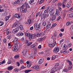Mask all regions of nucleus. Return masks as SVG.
Segmentation results:
<instances>
[{
	"label": "nucleus",
	"instance_id": "obj_8",
	"mask_svg": "<svg viewBox=\"0 0 73 73\" xmlns=\"http://www.w3.org/2000/svg\"><path fill=\"white\" fill-rule=\"evenodd\" d=\"M19 29L18 28H17L15 29H13L12 32L13 33H16L17 32L19 31Z\"/></svg>",
	"mask_w": 73,
	"mask_h": 73
},
{
	"label": "nucleus",
	"instance_id": "obj_38",
	"mask_svg": "<svg viewBox=\"0 0 73 73\" xmlns=\"http://www.w3.org/2000/svg\"><path fill=\"white\" fill-rule=\"evenodd\" d=\"M19 57H20V56L18 55H16L14 56L15 58H19Z\"/></svg>",
	"mask_w": 73,
	"mask_h": 73
},
{
	"label": "nucleus",
	"instance_id": "obj_13",
	"mask_svg": "<svg viewBox=\"0 0 73 73\" xmlns=\"http://www.w3.org/2000/svg\"><path fill=\"white\" fill-rule=\"evenodd\" d=\"M34 69H36V70H40V68H39V66L38 65H35L33 67Z\"/></svg>",
	"mask_w": 73,
	"mask_h": 73
},
{
	"label": "nucleus",
	"instance_id": "obj_50",
	"mask_svg": "<svg viewBox=\"0 0 73 73\" xmlns=\"http://www.w3.org/2000/svg\"><path fill=\"white\" fill-rule=\"evenodd\" d=\"M24 68H26V67H24V66H21L20 68L21 69H24Z\"/></svg>",
	"mask_w": 73,
	"mask_h": 73
},
{
	"label": "nucleus",
	"instance_id": "obj_12",
	"mask_svg": "<svg viewBox=\"0 0 73 73\" xmlns=\"http://www.w3.org/2000/svg\"><path fill=\"white\" fill-rule=\"evenodd\" d=\"M19 3H20V0H17L15 1L13 4L14 5H16L18 4Z\"/></svg>",
	"mask_w": 73,
	"mask_h": 73
},
{
	"label": "nucleus",
	"instance_id": "obj_64",
	"mask_svg": "<svg viewBox=\"0 0 73 73\" xmlns=\"http://www.w3.org/2000/svg\"><path fill=\"white\" fill-rule=\"evenodd\" d=\"M23 62H24L22 60H21L20 61V64H23Z\"/></svg>",
	"mask_w": 73,
	"mask_h": 73
},
{
	"label": "nucleus",
	"instance_id": "obj_58",
	"mask_svg": "<svg viewBox=\"0 0 73 73\" xmlns=\"http://www.w3.org/2000/svg\"><path fill=\"white\" fill-rule=\"evenodd\" d=\"M36 36L38 37H40V33H38L36 35Z\"/></svg>",
	"mask_w": 73,
	"mask_h": 73
},
{
	"label": "nucleus",
	"instance_id": "obj_62",
	"mask_svg": "<svg viewBox=\"0 0 73 73\" xmlns=\"http://www.w3.org/2000/svg\"><path fill=\"white\" fill-rule=\"evenodd\" d=\"M45 8V6H44L41 7V9L42 10V9H44Z\"/></svg>",
	"mask_w": 73,
	"mask_h": 73
},
{
	"label": "nucleus",
	"instance_id": "obj_41",
	"mask_svg": "<svg viewBox=\"0 0 73 73\" xmlns=\"http://www.w3.org/2000/svg\"><path fill=\"white\" fill-rule=\"evenodd\" d=\"M49 12V11H48V10L47 9V10H45L44 11V13H48V12Z\"/></svg>",
	"mask_w": 73,
	"mask_h": 73
},
{
	"label": "nucleus",
	"instance_id": "obj_1",
	"mask_svg": "<svg viewBox=\"0 0 73 73\" xmlns=\"http://www.w3.org/2000/svg\"><path fill=\"white\" fill-rule=\"evenodd\" d=\"M56 45V41L55 40H53V43L51 44H49L48 46L51 48H54Z\"/></svg>",
	"mask_w": 73,
	"mask_h": 73
},
{
	"label": "nucleus",
	"instance_id": "obj_51",
	"mask_svg": "<svg viewBox=\"0 0 73 73\" xmlns=\"http://www.w3.org/2000/svg\"><path fill=\"white\" fill-rule=\"evenodd\" d=\"M62 8H65V4H64V3H62Z\"/></svg>",
	"mask_w": 73,
	"mask_h": 73
},
{
	"label": "nucleus",
	"instance_id": "obj_46",
	"mask_svg": "<svg viewBox=\"0 0 73 73\" xmlns=\"http://www.w3.org/2000/svg\"><path fill=\"white\" fill-rule=\"evenodd\" d=\"M46 22L44 21L42 25L43 26H45V25H46Z\"/></svg>",
	"mask_w": 73,
	"mask_h": 73
},
{
	"label": "nucleus",
	"instance_id": "obj_33",
	"mask_svg": "<svg viewBox=\"0 0 73 73\" xmlns=\"http://www.w3.org/2000/svg\"><path fill=\"white\" fill-rule=\"evenodd\" d=\"M57 24L56 23L53 24L51 27V28H53V27H56V25Z\"/></svg>",
	"mask_w": 73,
	"mask_h": 73
},
{
	"label": "nucleus",
	"instance_id": "obj_24",
	"mask_svg": "<svg viewBox=\"0 0 73 73\" xmlns=\"http://www.w3.org/2000/svg\"><path fill=\"white\" fill-rule=\"evenodd\" d=\"M18 22H16L13 25V27H18Z\"/></svg>",
	"mask_w": 73,
	"mask_h": 73
},
{
	"label": "nucleus",
	"instance_id": "obj_10",
	"mask_svg": "<svg viewBox=\"0 0 73 73\" xmlns=\"http://www.w3.org/2000/svg\"><path fill=\"white\" fill-rule=\"evenodd\" d=\"M56 9L54 7H52L50 8L49 9L50 12H55Z\"/></svg>",
	"mask_w": 73,
	"mask_h": 73
},
{
	"label": "nucleus",
	"instance_id": "obj_47",
	"mask_svg": "<svg viewBox=\"0 0 73 73\" xmlns=\"http://www.w3.org/2000/svg\"><path fill=\"white\" fill-rule=\"evenodd\" d=\"M59 65V64L58 63H56V64H55V65H54V67L56 68V67H57Z\"/></svg>",
	"mask_w": 73,
	"mask_h": 73
},
{
	"label": "nucleus",
	"instance_id": "obj_44",
	"mask_svg": "<svg viewBox=\"0 0 73 73\" xmlns=\"http://www.w3.org/2000/svg\"><path fill=\"white\" fill-rule=\"evenodd\" d=\"M72 69V66H69V67L68 68V70H71Z\"/></svg>",
	"mask_w": 73,
	"mask_h": 73
},
{
	"label": "nucleus",
	"instance_id": "obj_56",
	"mask_svg": "<svg viewBox=\"0 0 73 73\" xmlns=\"http://www.w3.org/2000/svg\"><path fill=\"white\" fill-rule=\"evenodd\" d=\"M35 47V46L34 44H33L31 46V48H34Z\"/></svg>",
	"mask_w": 73,
	"mask_h": 73
},
{
	"label": "nucleus",
	"instance_id": "obj_48",
	"mask_svg": "<svg viewBox=\"0 0 73 73\" xmlns=\"http://www.w3.org/2000/svg\"><path fill=\"white\" fill-rule=\"evenodd\" d=\"M8 47L9 48H11V43H8Z\"/></svg>",
	"mask_w": 73,
	"mask_h": 73
},
{
	"label": "nucleus",
	"instance_id": "obj_5",
	"mask_svg": "<svg viewBox=\"0 0 73 73\" xmlns=\"http://www.w3.org/2000/svg\"><path fill=\"white\" fill-rule=\"evenodd\" d=\"M13 42L15 45H17V43H18V38L16 37H14L13 38Z\"/></svg>",
	"mask_w": 73,
	"mask_h": 73
},
{
	"label": "nucleus",
	"instance_id": "obj_35",
	"mask_svg": "<svg viewBox=\"0 0 73 73\" xmlns=\"http://www.w3.org/2000/svg\"><path fill=\"white\" fill-rule=\"evenodd\" d=\"M14 71L15 72H16L17 73L19 71V69L17 68H16L14 69Z\"/></svg>",
	"mask_w": 73,
	"mask_h": 73
},
{
	"label": "nucleus",
	"instance_id": "obj_7",
	"mask_svg": "<svg viewBox=\"0 0 73 73\" xmlns=\"http://www.w3.org/2000/svg\"><path fill=\"white\" fill-rule=\"evenodd\" d=\"M52 24V23L50 22H48V24L46 27V29H49L51 27V25Z\"/></svg>",
	"mask_w": 73,
	"mask_h": 73
},
{
	"label": "nucleus",
	"instance_id": "obj_55",
	"mask_svg": "<svg viewBox=\"0 0 73 73\" xmlns=\"http://www.w3.org/2000/svg\"><path fill=\"white\" fill-rule=\"evenodd\" d=\"M32 44V42H30L27 44V46H30V45H31V44Z\"/></svg>",
	"mask_w": 73,
	"mask_h": 73
},
{
	"label": "nucleus",
	"instance_id": "obj_59",
	"mask_svg": "<svg viewBox=\"0 0 73 73\" xmlns=\"http://www.w3.org/2000/svg\"><path fill=\"white\" fill-rule=\"evenodd\" d=\"M63 71L64 72H68V70H66V69L65 68L63 70Z\"/></svg>",
	"mask_w": 73,
	"mask_h": 73
},
{
	"label": "nucleus",
	"instance_id": "obj_11",
	"mask_svg": "<svg viewBox=\"0 0 73 73\" xmlns=\"http://www.w3.org/2000/svg\"><path fill=\"white\" fill-rule=\"evenodd\" d=\"M24 6L25 7H25L26 8V9H27L28 8H30V6L28 5V3H27L25 2L24 3Z\"/></svg>",
	"mask_w": 73,
	"mask_h": 73
},
{
	"label": "nucleus",
	"instance_id": "obj_49",
	"mask_svg": "<svg viewBox=\"0 0 73 73\" xmlns=\"http://www.w3.org/2000/svg\"><path fill=\"white\" fill-rule=\"evenodd\" d=\"M43 17L44 19H45V18H46V14H43Z\"/></svg>",
	"mask_w": 73,
	"mask_h": 73
},
{
	"label": "nucleus",
	"instance_id": "obj_4",
	"mask_svg": "<svg viewBox=\"0 0 73 73\" xmlns=\"http://www.w3.org/2000/svg\"><path fill=\"white\" fill-rule=\"evenodd\" d=\"M18 45L15 44L13 48V50L14 52H17L18 50Z\"/></svg>",
	"mask_w": 73,
	"mask_h": 73
},
{
	"label": "nucleus",
	"instance_id": "obj_14",
	"mask_svg": "<svg viewBox=\"0 0 73 73\" xmlns=\"http://www.w3.org/2000/svg\"><path fill=\"white\" fill-rule=\"evenodd\" d=\"M28 51L27 49H25L23 51L22 53H23V55L24 56V55H25V54H26L27 53H28Z\"/></svg>",
	"mask_w": 73,
	"mask_h": 73
},
{
	"label": "nucleus",
	"instance_id": "obj_34",
	"mask_svg": "<svg viewBox=\"0 0 73 73\" xmlns=\"http://www.w3.org/2000/svg\"><path fill=\"white\" fill-rule=\"evenodd\" d=\"M66 25H67V26L70 25H71V23H70L69 22H67L66 23Z\"/></svg>",
	"mask_w": 73,
	"mask_h": 73
},
{
	"label": "nucleus",
	"instance_id": "obj_21",
	"mask_svg": "<svg viewBox=\"0 0 73 73\" xmlns=\"http://www.w3.org/2000/svg\"><path fill=\"white\" fill-rule=\"evenodd\" d=\"M50 17H52L54 16V12H50L49 13Z\"/></svg>",
	"mask_w": 73,
	"mask_h": 73
},
{
	"label": "nucleus",
	"instance_id": "obj_63",
	"mask_svg": "<svg viewBox=\"0 0 73 73\" xmlns=\"http://www.w3.org/2000/svg\"><path fill=\"white\" fill-rule=\"evenodd\" d=\"M64 39H61V40L60 41V44L62 42H63L64 41Z\"/></svg>",
	"mask_w": 73,
	"mask_h": 73
},
{
	"label": "nucleus",
	"instance_id": "obj_2",
	"mask_svg": "<svg viewBox=\"0 0 73 73\" xmlns=\"http://www.w3.org/2000/svg\"><path fill=\"white\" fill-rule=\"evenodd\" d=\"M41 26V23H39L38 25H37V24L35 23L34 26V28H35L36 30H38V29H40Z\"/></svg>",
	"mask_w": 73,
	"mask_h": 73
},
{
	"label": "nucleus",
	"instance_id": "obj_32",
	"mask_svg": "<svg viewBox=\"0 0 73 73\" xmlns=\"http://www.w3.org/2000/svg\"><path fill=\"white\" fill-rule=\"evenodd\" d=\"M4 23L3 22L0 21V27L3 26L4 25Z\"/></svg>",
	"mask_w": 73,
	"mask_h": 73
},
{
	"label": "nucleus",
	"instance_id": "obj_19",
	"mask_svg": "<svg viewBox=\"0 0 73 73\" xmlns=\"http://www.w3.org/2000/svg\"><path fill=\"white\" fill-rule=\"evenodd\" d=\"M25 35L27 37H29L30 36V33H25Z\"/></svg>",
	"mask_w": 73,
	"mask_h": 73
},
{
	"label": "nucleus",
	"instance_id": "obj_30",
	"mask_svg": "<svg viewBox=\"0 0 73 73\" xmlns=\"http://www.w3.org/2000/svg\"><path fill=\"white\" fill-rule=\"evenodd\" d=\"M43 40H44V38H40L38 39V41L39 42H41V41H42Z\"/></svg>",
	"mask_w": 73,
	"mask_h": 73
},
{
	"label": "nucleus",
	"instance_id": "obj_37",
	"mask_svg": "<svg viewBox=\"0 0 73 73\" xmlns=\"http://www.w3.org/2000/svg\"><path fill=\"white\" fill-rule=\"evenodd\" d=\"M40 35L41 36H44L45 35V32H43V33H40Z\"/></svg>",
	"mask_w": 73,
	"mask_h": 73
},
{
	"label": "nucleus",
	"instance_id": "obj_45",
	"mask_svg": "<svg viewBox=\"0 0 73 73\" xmlns=\"http://www.w3.org/2000/svg\"><path fill=\"white\" fill-rule=\"evenodd\" d=\"M3 42L4 43L6 44V43H7V40H6V39L4 38L3 40Z\"/></svg>",
	"mask_w": 73,
	"mask_h": 73
},
{
	"label": "nucleus",
	"instance_id": "obj_60",
	"mask_svg": "<svg viewBox=\"0 0 73 73\" xmlns=\"http://www.w3.org/2000/svg\"><path fill=\"white\" fill-rule=\"evenodd\" d=\"M8 64H11V63H12V62H11V60H9L8 61Z\"/></svg>",
	"mask_w": 73,
	"mask_h": 73
},
{
	"label": "nucleus",
	"instance_id": "obj_6",
	"mask_svg": "<svg viewBox=\"0 0 73 73\" xmlns=\"http://www.w3.org/2000/svg\"><path fill=\"white\" fill-rule=\"evenodd\" d=\"M53 52H54V53H58L59 51V48L58 47H55L53 50Z\"/></svg>",
	"mask_w": 73,
	"mask_h": 73
},
{
	"label": "nucleus",
	"instance_id": "obj_53",
	"mask_svg": "<svg viewBox=\"0 0 73 73\" xmlns=\"http://www.w3.org/2000/svg\"><path fill=\"white\" fill-rule=\"evenodd\" d=\"M28 68H30L31 66V64H29L27 65Z\"/></svg>",
	"mask_w": 73,
	"mask_h": 73
},
{
	"label": "nucleus",
	"instance_id": "obj_57",
	"mask_svg": "<svg viewBox=\"0 0 73 73\" xmlns=\"http://www.w3.org/2000/svg\"><path fill=\"white\" fill-rule=\"evenodd\" d=\"M5 60H4L3 61H2V62H2V64H4L6 62Z\"/></svg>",
	"mask_w": 73,
	"mask_h": 73
},
{
	"label": "nucleus",
	"instance_id": "obj_3",
	"mask_svg": "<svg viewBox=\"0 0 73 73\" xmlns=\"http://www.w3.org/2000/svg\"><path fill=\"white\" fill-rule=\"evenodd\" d=\"M25 6H24V5H22L20 9V11L22 13H26V11H27V9L24 8Z\"/></svg>",
	"mask_w": 73,
	"mask_h": 73
},
{
	"label": "nucleus",
	"instance_id": "obj_43",
	"mask_svg": "<svg viewBox=\"0 0 73 73\" xmlns=\"http://www.w3.org/2000/svg\"><path fill=\"white\" fill-rule=\"evenodd\" d=\"M11 37V36L9 35L7 36V39H9V40H10Z\"/></svg>",
	"mask_w": 73,
	"mask_h": 73
},
{
	"label": "nucleus",
	"instance_id": "obj_29",
	"mask_svg": "<svg viewBox=\"0 0 73 73\" xmlns=\"http://www.w3.org/2000/svg\"><path fill=\"white\" fill-rule=\"evenodd\" d=\"M19 29H20V30L22 31V30H23L24 29V28L22 25H20L19 26Z\"/></svg>",
	"mask_w": 73,
	"mask_h": 73
},
{
	"label": "nucleus",
	"instance_id": "obj_9",
	"mask_svg": "<svg viewBox=\"0 0 73 73\" xmlns=\"http://www.w3.org/2000/svg\"><path fill=\"white\" fill-rule=\"evenodd\" d=\"M32 22H33V19H29L28 21L26 22V23L27 24H29H29L32 23Z\"/></svg>",
	"mask_w": 73,
	"mask_h": 73
},
{
	"label": "nucleus",
	"instance_id": "obj_42",
	"mask_svg": "<svg viewBox=\"0 0 73 73\" xmlns=\"http://www.w3.org/2000/svg\"><path fill=\"white\" fill-rule=\"evenodd\" d=\"M69 16L70 17L73 18V13L70 14Z\"/></svg>",
	"mask_w": 73,
	"mask_h": 73
},
{
	"label": "nucleus",
	"instance_id": "obj_26",
	"mask_svg": "<svg viewBox=\"0 0 73 73\" xmlns=\"http://www.w3.org/2000/svg\"><path fill=\"white\" fill-rule=\"evenodd\" d=\"M9 19V17L6 16L5 18V21H7V20H8Z\"/></svg>",
	"mask_w": 73,
	"mask_h": 73
},
{
	"label": "nucleus",
	"instance_id": "obj_27",
	"mask_svg": "<svg viewBox=\"0 0 73 73\" xmlns=\"http://www.w3.org/2000/svg\"><path fill=\"white\" fill-rule=\"evenodd\" d=\"M13 69V67L12 66H10L8 67V70H12Z\"/></svg>",
	"mask_w": 73,
	"mask_h": 73
},
{
	"label": "nucleus",
	"instance_id": "obj_40",
	"mask_svg": "<svg viewBox=\"0 0 73 73\" xmlns=\"http://www.w3.org/2000/svg\"><path fill=\"white\" fill-rule=\"evenodd\" d=\"M56 58V55H54L52 56V60H54Z\"/></svg>",
	"mask_w": 73,
	"mask_h": 73
},
{
	"label": "nucleus",
	"instance_id": "obj_20",
	"mask_svg": "<svg viewBox=\"0 0 73 73\" xmlns=\"http://www.w3.org/2000/svg\"><path fill=\"white\" fill-rule=\"evenodd\" d=\"M20 15L18 14H15L14 15V17L17 18H20Z\"/></svg>",
	"mask_w": 73,
	"mask_h": 73
},
{
	"label": "nucleus",
	"instance_id": "obj_28",
	"mask_svg": "<svg viewBox=\"0 0 73 73\" xmlns=\"http://www.w3.org/2000/svg\"><path fill=\"white\" fill-rule=\"evenodd\" d=\"M66 7L67 8H70V7H71V4L69 3H67L66 4Z\"/></svg>",
	"mask_w": 73,
	"mask_h": 73
},
{
	"label": "nucleus",
	"instance_id": "obj_39",
	"mask_svg": "<svg viewBox=\"0 0 73 73\" xmlns=\"http://www.w3.org/2000/svg\"><path fill=\"white\" fill-rule=\"evenodd\" d=\"M57 35V33L56 32H55L53 34V36L54 37H56Z\"/></svg>",
	"mask_w": 73,
	"mask_h": 73
},
{
	"label": "nucleus",
	"instance_id": "obj_18",
	"mask_svg": "<svg viewBox=\"0 0 73 73\" xmlns=\"http://www.w3.org/2000/svg\"><path fill=\"white\" fill-rule=\"evenodd\" d=\"M31 39H34L36 37V34H31Z\"/></svg>",
	"mask_w": 73,
	"mask_h": 73
},
{
	"label": "nucleus",
	"instance_id": "obj_16",
	"mask_svg": "<svg viewBox=\"0 0 73 73\" xmlns=\"http://www.w3.org/2000/svg\"><path fill=\"white\" fill-rule=\"evenodd\" d=\"M59 15V10L58 9H56V13L55 15L56 16H57Z\"/></svg>",
	"mask_w": 73,
	"mask_h": 73
},
{
	"label": "nucleus",
	"instance_id": "obj_25",
	"mask_svg": "<svg viewBox=\"0 0 73 73\" xmlns=\"http://www.w3.org/2000/svg\"><path fill=\"white\" fill-rule=\"evenodd\" d=\"M31 71H32V70H26L25 71V73H28L29 72H31Z\"/></svg>",
	"mask_w": 73,
	"mask_h": 73
},
{
	"label": "nucleus",
	"instance_id": "obj_22",
	"mask_svg": "<svg viewBox=\"0 0 73 73\" xmlns=\"http://www.w3.org/2000/svg\"><path fill=\"white\" fill-rule=\"evenodd\" d=\"M45 0H38V2H39V4H42V3H44L45 1Z\"/></svg>",
	"mask_w": 73,
	"mask_h": 73
},
{
	"label": "nucleus",
	"instance_id": "obj_23",
	"mask_svg": "<svg viewBox=\"0 0 73 73\" xmlns=\"http://www.w3.org/2000/svg\"><path fill=\"white\" fill-rule=\"evenodd\" d=\"M62 53H64V54H68V53H69V51H63L62 52Z\"/></svg>",
	"mask_w": 73,
	"mask_h": 73
},
{
	"label": "nucleus",
	"instance_id": "obj_15",
	"mask_svg": "<svg viewBox=\"0 0 73 73\" xmlns=\"http://www.w3.org/2000/svg\"><path fill=\"white\" fill-rule=\"evenodd\" d=\"M56 17H57V16H56L55 15L51 17H52L51 19V21H54V20H55L56 19Z\"/></svg>",
	"mask_w": 73,
	"mask_h": 73
},
{
	"label": "nucleus",
	"instance_id": "obj_54",
	"mask_svg": "<svg viewBox=\"0 0 73 73\" xmlns=\"http://www.w3.org/2000/svg\"><path fill=\"white\" fill-rule=\"evenodd\" d=\"M61 19V17L59 16L56 20V21H58Z\"/></svg>",
	"mask_w": 73,
	"mask_h": 73
},
{
	"label": "nucleus",
	"instance_id": "obj_17",
	"mask_svg": "<svg viewBox=\"0 0 73 73\" xmlns=\"http://www.w3.org/2000/svg\"><path fill=\"white\" fill-rule=\"evenodd\" d=\"M44 61V59H40L38 61L39 64H41Z\"/></svg>",
	"mask_w": 73,
	"mask_h": 73
},
{
	"label": "nucleus",
	"instance_id": "obj_52",
	"mask_svg": "<svg viewBox=\"0 0 73 73\" xmlns=\"http://www.w3.org/2000/svg\"><path fill=\"white\" fill-rule=\"evenodd\" d=\"M73 10V7H72L71 9H70L68 11V12H69V11H72Z\"/></svg>",
	"mask_w": 73,
	"mask_h": 73
},
{
	"label": "nucleus",
	"instance_id": "obj_31",
	"mask_svg": "<svg viewBox=\"0 0 73 73\" xmlns=\"http://www.w3.org/2000/svg\"><path fill=\"white\" fill-rule=\"evenodd\" d=\"M24 33H18L17 34V36H19L18 35H19V36H23V35Z\"/></svg>",
	"mask_w": 73,
	"mask_h": 73
},
{
	"label": "nucleus",
	"instance_id": "obj_36",
	"mask_svg": "<svg viewBox=\"0 0 73 73\" xmlns=\"http://www.w3.org/2000/svg\"><path fill=\"white\" fill-rule=\"evenodd\" d=\"M34 1H35V0H31L29 2V3L30 4H31L33 3Z\"/></svg>",
	"mask_w": 73,
	"mask_h": 73
},
{
	"label": "nucleus",
	"instance_id": "obj_61",
	"mask_svg": "<svg viewBox=\"0 0 73 73\" xmlns=\"http://www.w3.org/2000/svg\"><path fill=\"white\" fill-rule=\"evenodd\" d=\"M61 5H62V4L61 3H58V7H60V6H61Z\"/></svg>",
	"mask_w": 73,
	"mask_h": 73
}]
</instances>
